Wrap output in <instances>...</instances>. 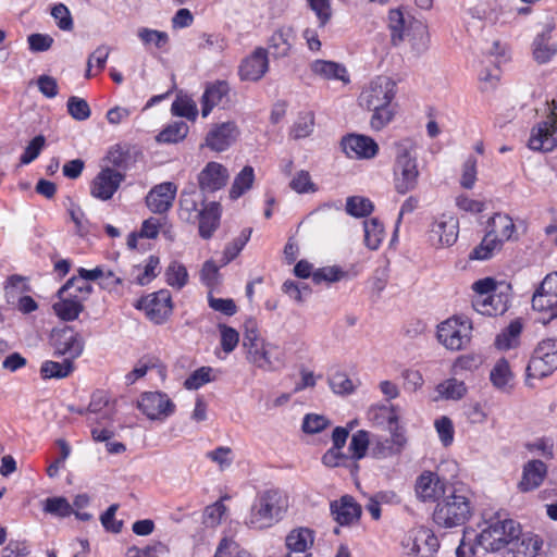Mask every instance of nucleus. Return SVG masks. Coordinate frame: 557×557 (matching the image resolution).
<instances>
[{
  "label": "nucleus",
  "instance_id": "1",
  "mask_svg": "<svg viewBox=\"0 0 557 557\" xmlns=\"http://www.w3.org/2000/svg\"><path fill=\"white\" fill-rule=\"evenodd\" d=\"M397 94L396 82L385 75H377L362 88L358 103L361 108L372 112L370 126L381 131L395 117L396 106L393 103Z\"/></svg>",
  "mask_w": 557,
  "mask_h": 557
},
{
  "label": "nucleus",
  "instance_id": "2",
  "mask_svg": "<svg viewBox=\"0 0 557 557\" xmlns=\"http://www.w3.org/2000/svg\"><path fill=\"white\" fill-rule=\"evenodd\" d=\"M243 347L247 361L260 370L276 371L285 364V355L281 347L261 338L252 321L245 324Z\"/></svg>",
  "mask_w": 557,
  "mask_h": 557
},
{
  "label": "nucleus",
  "instance_id": "3",
  "mask_svg": "<svg viewBox=\"0 0 557 557\" xmlns=\"http://www.w3.org/2000/svg\"><path fill=\"white\" fill-rule=\"evenodd\" d=\"M388 28L392 44L399 46L401 42L408 41L416 55L423 54L430 47V33L426 24L412 17H405L398 9L389 10Z\"/></svg>",
  "mask_w": 557,
  "mask_h": 557
},
{
  "label": "nucleus",
  "instance_id": "4",
  "mask_svg": "<svg viewBox=\"0 0 557 557\" xmlns=\"http://www.w3.org/2000/svg\"><path fill=\"white\" fill-rule=\"evenodd\" d=\"M394 185L398 194L405 195L418 186L417 144L411 138L395 143Z\"/></svg>",
  "mask_w": 557,
  "mask_h": 557
},
{
  "label": "nucleus",
  "instance_id": "5",
  "mask_svg": "<svg viewBox=\"0 0 557 557\" xmlns=\"http://www.w3.org/2000/svg\"><path fill=\"white\" fill-rule=\"evenodd\" d=\"M287 509L286 496L276 490H268L259 494L246 519L250 529L262 530L281 520Z\"/></svg>",
  "mask_w": 557,
  "mask_h": 557
},
{
  "label": "nucleus",
  "instance_id": "6",
  "mask_svg": "<svg viewBox=\"0 0 557 557\" xmlns=\"http://www.w3.org/2000/svg\"><path fill=\"white\" fill-rule=\"evenodd\" d=\"M473 507L468 493L463 490L454 488L437 503L433 512V520L440 527H458L470 519Z\"/></svg>",
  "mask_w": 557,
  "mask_h": 557
},
{
  "label": "nucleus",
  "instance_id": "7",
  "mask_svg": "<svg viewBox=\"0 0 557 557\" xmlns=\"http://www.w3.org/2000/svg\"><path fill=\"white\" fill-rule=\"evenodd\" d=\"M520 534V525L512 519L497 520L482 530L478 536V547L482 553H496L508 549L511 539Z\"/></svg>",
  "mask_w": 557,
  "mask_h": 557
},
{
  "label": "nucleus",
  "instance_id": "8",
  "mask_svg": "<svg viewBox=\"0 0 557 557\" xmlns=\"http://www.w3.org/2000/svg\"><path fill=\"white\" fill-rule=\"evenodd\" d=\"M400 545L401 557H434L440 542L432 530L419 527L409 531Z\"/></svg>",
  "mask_w": 557,
  "mask_h": 557
},
{
  "label": "nucleus",
  "instance_id": "9",
  "mask_svg": "<svg viewBox=\"0 0 557 557\" xmlns=\"http://www.w3.org/2000/svg\"><path fill=\"white\" fill-rule=\"evenodd\" d=\"M471 330L467 318L453 317L437 326V339L449 350H461L470 342Z\"/></svg>",
  "mask_w": 557,
  "mask_h": 557
},
{
  "label": "nucleus",
  "instance_id": "10",
  "mask_svg": "<svg viewBox=\"0 0 557 557\" xmlns=\"http://www.w3.org/2000/svg\"><path fill=\"white\" fill-rule=\"evenodd\" d=\"M557 370V339L542 341L527 367V380L548 376Z\"/></svg>",
  "mask_w": 557,
  "mask_h": 557
},
{
  "label": "nucleus",
  "instance_id": "11",
  "mask_svg": "<svg viewBox=\"0 0 557 557\" xmlns=\"http://www.w3.org/2000/svg\"><path fill=\"white\" fill-rule=\"evenodd\" d=\"M459 234V222L456 216L448 213L440 214L431 223L428 238L435 248L454 245Z\"/></svg>",
  "mask_w": 557,
  "mask_h": 557
},
{
  "label": "nucleus",
  "instance_id": "12",
  "mask_svg": "<svg viewBox=\"0 0 557 557\" xmlns=\"http://www.w3.org/2000/svg\"><path fill=\"white\" fill-rule=\"evenodd\" d=\"M50 342L55 355L67 356L70 360L79 357L84 349L83 338L70 326L54 329Z\"/></svg>",
  "mask_w": 557,
  "mask_h": 557
},
{
  "label": "nucleus",
  "instance_id": "13",
  "mask_svg": "<svg viewBox=\"0 0 557 557\" xmlns=\"http://www.w3.org/2000/svg\"><path fill=\"white\" fill-rule=\"evenodd\" d=\"M138 408L150 420H164L174 412L175 405L161 392H146L138 401Z\"/></svg>",
  "mask_w": 557,
  "mask_h": 557
},
{
  "label": "nucleus",
  "instance_id": "14",
  "mask_svg": "<svg viewBox=\"0 0 557 557\" xmlns=\"http://www.w3.org/2000/svg\"><path fill=\"white\" fill-rule=\"evenodd\" d=\"M146 315L156 324L164 323L172 313V298L166 289H161L139 302Z\"/></svg>",
  "mask_w": 557,
  "mask_h": 557
},
{
  "label": "nucleus",
  "instance_id": "15",
  "mask_svg": "<svg viewBox=\"0 0 557 557\" xmlns=\"http://www.w3.org/2000/svg\"><path fill=\"white\" fill-rule=\"evenodd\" d=\"M268 70V50L263 47H257L242 61L238 74L242 81L257 82L264 76Z\"/></svg>",
  "mask_w": 557,
  "mask_h": 557
},
{
  "label": "nucleus",
  "instance_id": "16",
  "mask_svg": "<svg viewBox=\"0 0 557 557\" xmlns=\"http://www.w3.org/2000/svg\"><path fill=\"white\" fill-rule=\"evenodd\" d=\"M239 136V128L233 121L214 124L206 136V145L213 151L221 152L233 145Z\"/></svg>",
  "mask_w": 557,
  "mask_h": 557
},
{
  "label": "nucleus",
  "instance_id": "17",
  "mask_svg": "<svg viewBox=\"0 0 557 557\" xmlns=\"http://www.w3.org/2000/svg\"><path fill=\"white\" fill-rule=\"evenodd\" d=\"M341 146L348 158L372 159L379 152L375 140L366 135L349 134L344 136Z\"/></svg>",
  "mask_w": 557,
  "mask_h": 557
},
{
  "label": "nucleus",
  "instance_id": "18",
  "mask_svg": "<svg viewBox=\"0 0 557 557\" xmlns=\"http://www.w3.org/2000/svg\"><path fill=\"white\" fill-rule=\"evenodd\" d=\"M230 91V85L225 81H216L208 85L201 97V115L203 117L208 116L215 107L228 108L231 103Z\"/></svg>",
  "mask_w": 557,
  "mask_h": 557
},
{
  "label": "nucleus",
  "instance_id": "19",
  "mask_svg": "<svg viewBox=\"0 0 557 557\" xmlns=\"http://www.w3.org/2000/svg\"><path fill=\"white\" fill-rule=\"evenodd\" d=\"M123 178V175L113 169L101 170L91 183V196L100 200L111 199Z\"/></svg>",
  "mask_w": 557,
  "mask_h": 557
},
{
  "label": "nucleus",
  "instance_id": "20",
  "mask_svg": "<svg viewBox=\"0 0 557 557\" xmlns=\"http://www.w3.org/2000/svg\"><path fill=\"white\" fill-rule=\"evenodd\" d=\"M296 41V33L292 26L283 25L276 28L268 39V51L273 59L289 57Z\"/></svg>",
  "mask_w": 557,
  "mask_h": 557
},
{
  "label": "nucleus",
  "instance_id": "21",
  "mask_svg": "<svg viewBox=\"0 0 557 557\" xmlns=\"http://www.w3.org/2000/svg\"><path fill=\"white\" fill-rule=\"evenodd\" d=\"M177 186L171 182H164L154 186L146 197L148 208L154 213H164L173 205Z\"/></svg>",
  "mask_w": 557,
  "mask_h": 557
},
{
  "label": "nucleus",
  "instance_id": "22",
  "mask_svg": "<svg viewBox=\"0 0 557 557\" xmlns=\"http://www.w3.org/2000/svg\"><path fill=\"white\" fill-rule=\"evenodd\" d=\"M228 180V171L221 163L211 161L198 174V184L202 191H215L223 188Z\"/></svg>",
  "mask_w": 557,
  "mask_h": 557
},
{
  "label": "nucleus",
  "instance_id": "23",
  "mask_svg": "<svg viewBox=\"0 0 557 557\" xmlns=\"http://www.w3.org/2000/svg\"><path fill=\"white\" fill-rule=\"evenodd\" d=\"M333 519L341 525H349L357 522L361 516V506L352 496L344 495L330 505Z\"/></svg>",
  "mask_w": 557,
  "mask_h": 557
},
{
  "label": "nucleus",
  "instance_id": "24",
  "mask_svg": "<svg viewBox=\"0 0 557 557\" xmlns=\"http://www.w3.org/2000/svg\"><path fill=\"white\" fill-rule=\"evenodd\" d=\"M543 546V540L539 535L522 534L511 539L505 557H537Z\"/></svg>",
  "mask_w": 557,
  "mask_h": 557
},
{
  "label": "nucleus",
  "instance_id": "25",
  "mask_svg": "<svg viewBox=\"0 0 557 557\" xmlns=\"http://www.w3.org/2000/svg\"><path fill=\"white\" fill-rule=\"evenodd\" d=\"M416 494L423 502H434L446 494L444 482L431 471L421 473L416 481Z\"/></svg>",
  "mask_w": 557,
  "mask_h": 557
},
{
  "label": "nucleus",
  "instance_id": "26",
  "mask_svg": "<svg viewBox=\"0 0 557 557\" xmlns=\"http://www.w3.org/2000/svg\"><path fill=\"white\" fill-rule=\"evenodd\" d=\"M555 124L544 121L534 126L529 138V147L533 150H553L557 144V126Z\"/></svg>",
  "mask_w": 557,
  "mask_h": 557
},
{
  "label": "nucleus",
  "instance_id": "27",
  "mask_svg": "<svg viewBox=\"0 0 557 557\" xmlns=\"http://www.w3.org/2000/svg\"><path fill=\"white\" fill-rule=\"evenodd\" d=\"M406 442V437L400 433H394L389 438L372 436L370 454L376 459H386L400 454Z\"/></svg>",
  "mask_w": 557,
  "mask_h": 557
},
{
  "label": "nucleus",
  "instance_id": "28",
  "mask_svg": "<svg viewBox=\"0 0 557 557\" xmlns=\"http://www.w3.org/2000/svg\"><path fill=\"white\" fill-rule=\"evenodd\" d=\"M220 219L221 206L219 202L212 201L203 205L197 219L200 237L211 238L220 225Z\"/></svg>",
  "mask_w": 557,
  "mask_h": 557
},
{
  "label": "nucleus",
  "instance_id": "29",
  "mask_svg": "<svg viewBox=\"0 0 557 557\" xmlns=\"http://www.w3.org/2000/svg\"><path fill=\"white\" fill-rule=\"evenodd\" d=\"M59 301L54 302L52 309L58 318L63 321H74L84 310L83 299L75 293L61 295L58 292Z\"/></svg>",
  "mask_w": 557,
  "mask_h": 557
},
{
  "label": "nucleus",
  "instance_id": "30",
  "mask_svg": "<svg viewBox=\"0 0 557 557\" xmlns=\"http://www.w3.org/2000/svg\"><path fill=\"white\" fill-rule=\"evenodd\" d=\"M547 474V467L542 460L533 459L523 466L522 478L518 484L521 492L537 488Z\"/></svg>",
  "mask_w": 557,
  "mask_h": 557
},
{
  "label": "nucleus",
  "instance_id": "31",
  "mask_svg": "<svg viewBox=\"0 0 557 557\" xmlns=\"http://www.w3.org/2000/svg\"><path fill=\"white\" fill-rule=\"evenodd\" d=\"M309 69L314 76L322 79H337L344 84H348L350 82L346 67L334 61L318 59L309 64Z\"/></svg>",
  "mask_w": 557,
  "mask_h": 557
},
{
  "label": "nucleus",
  "instance_id": "32",
  "mask_svg": "<svg viewBox=\"0 0 557 557\" xmlns=\"http://www.w3.org/2000/svg\"><path fill=\"white\" fill-rule=\"evenodd\" d=\"M201 206L206 205L203 198L196 190H183L180 196L178 215L181 220L188 223H196L199 218Z\"/></svg>",
  "mask_w": 557,
  "mask_h": 557
},
{
  "label": "nucleus",
  "instance_id": "33",
  "mask_svg": "<svg viewBox=\"0 0 557 557\" xmlns=\"http://www.w3.org/2000/svg\"><path fill=\"white\" fill-rule=\"evenodd\" d=\"M157 369L161 376L165 375L166 368L156 356H144L138 360L134 369L125 375V384L132 385L144 377L149 370Z\"/></svg>",
  "mask_w": 557,
  "mask_h": 557
},
{
  "label": "nucleus",
  "instance_id": "34",
  "mask_svg": "<svg viewBox=\"0 0 557 557\" xmlns=\"http://www.w3.org/2000/svg\"><path fill=\"white\" fill-rule=\"evenodd\" d=\"M488 233L493 234L494 237L504 242L513 239L516 226L512 219L507 214L495 213L487 222Z\"/></svg>",
  "mask_w": 557,
  "mask_h": 557
},
{
  "label": "nucleus",
  "instance_id": "35",
  "mask_svg": "<svg viewBox=\"0 0 557 557\" xmlns=\"http://www.w3.org/2000/svg\"><path fill=\"white\" fill-rule=\"evenodd\" d=\"M314 542L313 532L308 528L294 529L286 536L287 548L295 554H308Z\"/></svg>",
  "mask_w": 557,
  "mask_h": 557
},
{
  "label": "nucleus",
  "instance_id": "36",
  "mask_svg": "<svg viewBox=\"0 0 557 557\" xmlns=\"http://www.w3.org/2000/svg\"><path fill=\"white\" fill-rule=\"evenodd\" d=\"M507 298L503 297L500 294H492V296L486 297H475L473 299V308L481 314L485 315H497L503 314L508 306Z\"/></svg>",
  "mask_w": 557,
  "mask_h": 557
},
{
  "label": "nucleus",
  "instance_id": "37",
  "mask_svg": "<svg viewBox=\"0 0 557 557\" xmlns=\"http://www.w3.org/2000/svg\"><path fill=\"white\" fill-rule=\"evenodd\" d=\"M532 308L541 313L548 321L557 318V295L535 290L532 297Z\"/></svg>",
  "mask_w": 557,
  "mask_h": 557
},
{
  "label": "nucleus",
  "instance_id": "38",
  "mask_svg": "<svg viewBox=\"0 0 557 557\" xmlns=\"http://www.w3.org/2000/svg\"><path fill=\"white\" fill-rule=\"evenodd\" d=\"M523 325L520 320H513L496 336L495 345L498 349L507 350L519 345Z\"/></svg>",
  "mask_w": 557,
  "mask_h": 557
},
{
  "label": "nucleus",
  "instance_id": "39",
  "mask_svg": "<svg viewBox=\"0 0 557 557\" xmlns=\"http://www.w3.org/2000/svg\"><path fill=\"white\" fill-rule=\"evenodd\" d=\"M253 182V168L250 165L244 166V169L234 178L233 185L230 189V197L232 199L239 198L252 187Z\"/></svg>",
  "mask_w": 557,
  "mask_h": 557
},
{
  "label": "nucleus",
  "instance_id": "40",
  "mask_svg": "<svg viewBox=\"0 0 557 557\" xmlns=\"http://www.w3.org/2000/svg\"><path fill=\"white\" fill-rule=\"evenodd\" d=\"M364 227V244L371 250H376L384 237V226L375 218L366 220Z\"/></svg>",
  "mask_w": 557,
  "mask_h": 557
},
{
  "label": "nucleus",
  "instance_id": "41",
  "mask_svg": "<svg viewBox=\"0 0 557 557\" xmlns=\"http://www.w3.org/2000/svg\"><path fill=\"white\" fill-rule=\"evenodd\" d=\"M502 246L500 240L487 232L482 242L471 251L470 259L487 260L495 251H499Z\"/></svg>",
  "mask_w": 557,
  "mask_h": 557
},
{
  "label": "nucleus",
  "instance_id": "42",
  "mask_svg": "<svg viewBox=\"0 0 557 557\" xmlns=\"http://www.w3.org/2000/svg\"><path fill=\"white\" fill-rule=\"evenodd\" d=\"M73 371V362L65 359L63 362L47 360L41 364L40 374L42 379H64Z\"/></svg>",
  "mask_w": 557,
  "mask_h": 557
},
{
  "label": "nucleus",
  "instance_id": "43",
  "mask_svg": "<svg viewBox=\"0 0 557 557\" xmlns=\"http://www.w3.org/2000/svg\"><path fill=\"white\" fill-rule=\"evenodd\" d=\"M372 437L370 433L364 430L357 431L350 440L349 451L350 458L355 461L362 459L367 455V450L371 447Z\"/></svg>",
  "mask_w": 557,
  "mask_h": 557
},
{
  "label": "nucleus",
  "instance_id": "44",
  "mask_svg": "<svg viewBox=\"0 0 557 557\" xmlns=\"http://www.w3.org/2000/svg\"><path fill=\"white\" fill-rule=\"evenodd\" d=\"M165 281L170 286L182 289L188 282L185 265L178 261H172L165 270Z\"/></svg>",
  "mask_w": 557,
  "mask_h": 557
},
{
  "label": "nucleus",
  "instance_id": "45",
  "mask_svg": "<svg viewBox=\"0 0 557 557\" xmlns=\"http://www.w3.org/2000/svg\"><path fill=\"white\" fill-rule=\"evenodd\" d=\"M349 277V272L337 265L320 268L312 273V281L315 284H320L322 282L331 284Z\"/></svg>",
  "mask_w": 557,
  "mask_h": 557
},
{
  "label": "nucleus",
  "instance_id": "46",
  "mask_svg": "<svg viewBox=\"0 0 557 557\" xmlns=\"http://www.w3.org/2000/svg\"><path fill=\"white\" fill-rule=\"evenodd\" d=\"M188 129L185 122H174L158 134L157 140L166 144L177 143L186 137Z\"/></svg>",
  "mask_w": 557,
  "mask_h": 557
},
{
  "label": "nucleus",
  "instance_id": "47",
  "mask_svg": "<svg viewBox=\"0 0 557 557\" xmlns=\"http://www.w3.org/2000/svg\"><path fill=\"white\" fill-rule=\"evenodd\" d=\"M549 33L539 35L534 40L533 54L537 62L545 63L556 52V49L549 44Z\"/></svg>",
  "mask_w": 557,
  "mask_h": 557
},
{
  "label": "nucleus",
  "instance_id": "48",
  "mask_svg": "<svg viewBox=\"0 0 557 557\" xmlns=\"http://www.w3.org/2000/svg\"><path fill=\"white\" fill-rule=\"evenodd\" d=\"M251 235V228H245L242 233L234 238L224 249L223 264H227L235 259L243 250Z\"/></svg>",
  "mask_w": 557,
  "mask_h": 557
},
{
  "label": "nucleus",
  "instance_id": "49",
  "mask_svg": "<svg viewBox=\"0 0 557 557\" xmlns=\"http://www.w3.org/2000/svg\"><path fill=\"white\" fill-rule=\"evenodd\" d=\"M373 208L370 199L360 196L348 197L346 201L347 213L357 218L370 214Z\"/></svg>",
  "mask_w": 557,
  "mask_h": 557
},
{
  "label": "nucleus",
  "instance_id": "50",
  "mask_svg": "<svg viewBox=\"0 0 557 557\" xmlns=\"http://www.w3.org/2000/svg\"><path fill=\"white\" fill-rule=\"evenodd\" d=\"M91 292V285L87 280L83 278L81 275L79 277H73L69 280L66 284L60 288L61 295L66 293H75L78 295L79 299H83V302L88 298Z\"/></svg>",
  "mask_w": 557,
  "mask_h": 557
},
{
  "label": "nucleus",
  "instance_id": "51",
  "mask_svg": "<svg viewBox=\"0 0 557 557\" xmlns=\"http://www.w3.org/2000/svg\"><path fill=\"white\" fill-rule=\"evenodd\" d=\"M171 111L174 115L195 120L198 115L196 103L188 97H177L172 103Z\"/></svg>",
  "mask_w": 557,
  "mask_h": 557
},
{
  "label": "nucleus",
  "instance_id": "52",
  "mask_svg": "<svg viewBox=\"0 0 557 557\" xmlns=\"http://www.w3.org/2000/svg\"><path fill=\"white\" fill-rule=\"evenodd\" d=\"M159 264V258L156 256H150L147 260V263L143 268H136L138 274L135 277V282L140 286L149 284L157 276Z\"/></svg>",
  "mask_w": 557,
  "mask_h": 557
},
{
  "label": "nucleus",
  "instance_id": "53",
  "mask_svg": "<svg viewBox=\"0 0 557 557\" xmlns=\"http://www.w3.org/2000/svg\"><path fill=\"white\" fill-rule=\"evenodd\" d=\"M66 107L69 114L76 121H86L90 117V107L83 98L76 96L70 97Z\"/></svg>",
  "mask_w": 557,
  "mask_h": 557
},
{
  "label": "nucleus",
  "instance_id": "54",
  "mask_svg": "<svg viewBox=\"0 0 557 557\" xmlns=\"http://www.w3.org/2000/svg\"><path fill=\"white\" fill-rule=\"evenodd\" d=\"M437 392L445 398L460 399L467 392L463 382L449 379L438 384Z\"/></svg>",
  "mask_w": 557,
  "mask_h": 557
},
{
  "label": "nucleus",
  "instance_id": "55",
  "mask_svg": "<svg viewBox=\"0 0 557 557\" xmlns=\"http://www.w3.org/2000/svg\"><path fill=\"white\" fill-rule=\"evenodd\" d=\"M490 377L497 388L505 387L511 379L509 363L505 359L498 360L492 369Z\"/></svg>",
  "mask_w": 557,
  "mask_h": 557
},
{
  "label": "nucleus",
  "instance_id": "56",
  "mask_svg": "<svg viewBox=\"0 0 557 557\" xmlns=\"http://www.w3.org/2000/svg\"><path fill=\"white\" fill-rule=\"evenodd\" d=\"M137 35L146 46L154 45L157 48H162L169 42V35L157 29L141 27Z\"/></svg>",
  "mask_w": 557,
  "mask_h": 557
},
{
  "label": "nucleus",
  "instance_id": "57",
  "mask_svg": "<svg viewBox=\"0 0 557 557\" xmlns=\"http://www.w3.org/2000/svg\"><path fill=\"white\" fill-rule=\"evenodd\" d=\"M44 510L58 517H69L73 508L64 497H50L45 500Z\"/></svg>",
  "mask_w": 557,
  "mask_h": 557
},
{
  "label": "nucleus",
  "instance_id": "58",
  "mask_svg": "<svg viewBox=\"0 0 557 557\" xmlns=\"http://www.w3.org/2000/svg\"><path fill=\"white\" fill-rule=\"evenodd\" d=\"M434 426L442 444L446 447L451 445L455 434L453 421L448 417L443 416L435 420Z\"/></svg>",
  "mask_w": 557,
  "mask_h": 557
},
{
  "label": "nucleus",
  "instance_id": "59",
  "mask_svg": "<svg viewBox=\"0 0 557 557\" xmlns=\"http://www.w3.org/2000/svg\"><path fill=\"white\" fill-rule=\"evenodd\" d=\"M218 327L221 334V347L225 354H231L239 343V334L226 324H219Z\"/></svg>",
  "mask_w": 557,
  "mask_h": 557
},
{
  "label": "nucleus",
  "instance_id": "60",
  "mask_svg": "<svg viewBox=\"0 0 557 557\" xmlns=\"http://www.w3.org/2000/svg\"><path fill=\"white\" fill-rule=\"evenodd\" d=\"M214 557H250V554L240 548L233 540L223 539L216 548Z\"/></svg>",
  "mask_w": 557,
  "mask_h": 557
},
{
  "label": "nucleus",
  "instance_id": "61",
  "mask_svg": "<svg viewBox=\"0 0 557 557\" xmlns=\"http://www.w3.org/2000/svg\"><path fill=\"white\" fill-rule=\"evenodd\" d=\"M314 126V116L312 113H306L298 116L292 128V136L296 139L309 136Z\"/></svg>",
  "mask_w": 557,
  "mask_h": 557
},
{
  "label": "nucleus",
  "instance_id": "62",
  "mask_svg": "<svg viewBox=\"0 0 557 557\" xmlns=\"http://www.w3.org/2000/svg\"><path fill=\"white\" fill-rule=\"evenodd\" d=\"M46 138L42 135H37L34 137L29 144L26 146L24 152L20 158L21 164H29L35 159L38 158L42 148L45 147Z\"/></svg>",
  "mask_w": 557,
  "mask_h": 557
},
{
  "label": "nucleus",
  "instance_id": "63",
  "mask_svg": "<svg viewBox=\"0 0 557 557\" xmlns=\"http://www.w3.org/2000/svg\"><path fill=\"white\" fill-rule=\"evenodd\" d=\"M289 186L298 194L314 193L317 187L311 181L310 174L307 171H299L290 181Z\"/></svg>",
  "mask_w": 557,
  "mask_h": 557
},
{
  "label": "nucleus",
  "instance_id": "64",
  "mask_svg": "<svg viewBox=\"0 0 557 557\" xmlns=\"http://www.w3.org/2000/svg\"><path fill=\"white\" fill-rule=\"evenodd\" d=\"M330 421L321 414L308 413L302 421V431L307 434H315L329 426Z\"/></svg>",
  "mask_w": 557,
  "mask_h": 557
}]
</instances>
